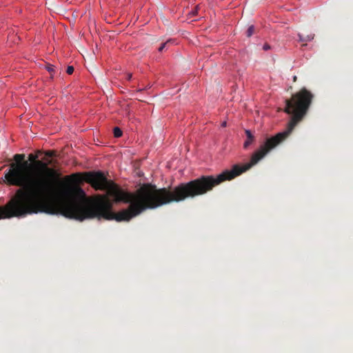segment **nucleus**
<instances>
[{"instance_id": "nucleus-1", "label": "nucleus", "mask_w": 353, "mask_h": 353, "mask_svg": "<svg viewBox=\"0 0 353 353\" xmlns=\"http://www.w3.org/2000/svg\"><path fill=\"white\" fill-rule=\"evenodd\" d=\"M14 163L5 172V183L19 187L8 201V206H14L18 213L25 216L39 212L49 214H61L65 217L83 221L88 219L129 221L148 209L157 208V188L150 183L143 184L135 192L121 190L108 181L101 172L84 174L83 180L95 190H106L107 194H97L87 198L83 190L71 193L60 203L56 201V188L51 176L56 174L52 164L37 161V168L28 170L23 154L13 157Z\"/></svg>"}, {"instance_id": "nucleus-2", "label": "nucleus", "mask_w": 353, "mask_h": 353, "mask_svg": "<svg viewBox=\"0 0 353 353\" xmlns=\"http://www.w3.org/2000/svg\"><path fill=\"white\" fill-rule=\"evenodd\" d=\"M18 209L14 206H8V202L3 206H0V219L12 217L24 216L23 213H18Z\"/></svg>"}, {"instance_id": "nucleus-3", "label": "nucleus", "mask_w": 353, "mask_h": 353, "mask_svg": "<svg viewBox=\"0 0 353 353\" xmlns=\"http://www.w3.org/2000/svg\"><path fill=\"white\" fill-rule=\"evenodd\" d=\"M245 134L247 137V139L243 144V147L245 148H247L253 142L254 137L249 130H245Z\"/></svg>"}, {"instance_id": "nucleus-4", "label": "nucleus", "mask_w": 353, "mask_h": 353, "mask_svg": "<svg viewBox=\"0 0 353 353\" xmlns=\"http://www.w3.org/2000/svg\"><path fill=\"white\" fill-rule=\"evenodd\" d=\"M299 41L301 42H307L312 40L314 39V34H307L304 36L301 34H299Z\"/></svg>"}, {"instance_id": "nucleus-5", "label": "nucleus", "mask_w": 353, "mask_h": 353, "mask_svg": "<svg viewBox=\"0 0 353 353\" xmlns=\"http://www.w3.org/2000/svg\"><path fill=\"white\" fill-rule=\"evenodd\" d=\"M173 42H174V41L172 39H168L167 41H165V43H163L161 45V46L159 48V51L162 52L163 50L165 48V46H167L170 43H172Z\"/></svg>"}, {"instance_id": "nucleus-6", "label": "nucleus", "mask_w": 353, "mask_h": 353, "mask_svg": "<svg viewBox=\"0 0 353 353\" xmlns=\"http://www.w3.org/2000/svg\"><path fill=\"white\" fill-rule=\"evenodd\" d=\"M254 32V26H250L246 31V35L248 37H250Z\"/></svg>"}, {"instance_id": "nucleus-7", "label": "nucleus", "mask_w": 353, "mask_h": 353, "mask_svg": "<svg viewBox=\"0 0 353 353\" xmlns=\"http://www.w3.org/2000/svg\"><path fill=\"white\" fill-rule=\"evenodd\" d=\"M121 135H122V131H121V130L119 128H118V127H115V128H114V136L115 137H117V138H118V137H121Z\"/></svg>"}, {"instance_id": "nucleus-8", "label": "nucleus", "mask_w": 353, "mask_h": 353, "mask_svg": "<svg viewBox=\"0 0 353 353\" xmlns=\"http://www.w3.org/2000/svg\"><path fill=\"white\" fill-rule=\"evenodd\" d=\"M28 159L30 161H33L36 163V162L38 161V160H37L38 159V156L34 155L33 154H30L28 156Z\"/></svg>"}, {"instance_id": "nucleus-9", "label": "nucleus", "mask_w": 353, "mask_h": 353, "mask_svg": "<svg viewBox=\"0 0 353 353\" xmlns=\"http://www.w3.org/2000/svg\"><path fill=\"white\" fill-rule=\"evenodd\" d=\"M45 154L48 157H53L56 155V153L54 151H47L45 152Z\"/></svg>"}, {"instance_id": "nucleus-10", "label": "nucleus", "mask_w": 353, "mask_h": 353, "mask_svg": "<svg viewBox=\"0 0 353 353\" xmlns=\"http://www.w3.org/2000/svg\"><path fill=\"white\" fill-rule=\"evenodd\" d=\"M73 72H74V67L71 66V65L68 66L66 72L68 74H72L73 73Z\"/></svg>"}, {"instance_id": "nucleus-11", "label": "nucleus", "mask_w": 353, "mask_h": 353, "mask_svg": "<svg viewBox=\"0 0 353 353\" xmlns=\"http://www.w3.org/2000/svg\"><path fill=\"white\" fill-rule=\"evenodd\" d=\"M46 69L48 70V71L52 74V72H54V66L52 65H48V66H46Z\"/></svg>"}, {"instance_id": "nucleus-12", "label": "nucleus", "mask_w": 353, "mask_h": 353, "mask_svg": "<svg viewBox=\"0 0 353 353\" xmlns=\"http://www.w3.org/2000/svg\"><path fill=\"white\" fill-rule=\"evenodd\" d=\"M263 49L264 50H268L270 49V46L268 43H265V44H264Z\"/></svg>"}, {"instance_id": "nucleus-13", "label": "nucleus", "mask_w": 353, "mask_h": 353, "mask_svg": "<svg viewBox=\"0 0 353 353\" xmlns=\"http://www.w3.org/2000/svg\"><path fill=\"white\" fill-rule=\"evenodd\" d=\"M132 74L131 73H128L126 74V79L127 80L130 81L132 79Z\"/></svg>"}, {"instance_id": "nucleus-14", "label": "nucleus", "mask_w": 353, "mask_h": 353, "mask_svg": "<svg viewBox=\"0 0 353 353\" xmlns=\"http://www.w3.org/2000/svg\"><path fill=\"white\" fill-rule=\"evenodd\" d=\"M296 79H297V77L296 76H294L293 77V81H296Z\"/></svg>"}, {"instance_id": "nucleus-15", "label": "nucleus", "mask_w": 353, "mask_h": 353, "mask_svg": "<svg viewBox=\"0 0 353 353\" xmlns=\"http://www.w3.org/2000/svg\"><path fill=\"white\" fill-rule=\"evenodd\" d=\"M76 176H77V174H72V175H71V177H76Z\"/></svg>"}, {"instance_id": "nucleus-16", "label": "nucleus", "mask_w": 353, "mask_h": 353, "mask_svg": "<svg viewBox=\"0 0 353 353\" xmlns=\"http://www.w3.org/2000/svg\"><path fill=\"white\" fill-rule=\"evenodd\" d=\"M225 125H226V123H225V122H224V123H223V126H225Z\"/></svg>"}]
</instances>
